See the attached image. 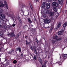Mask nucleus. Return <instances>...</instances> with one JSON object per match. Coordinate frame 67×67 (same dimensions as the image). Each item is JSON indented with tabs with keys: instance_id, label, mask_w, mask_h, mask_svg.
Here are the masks:
<instances>
[{
	"instance_id": "nucleus-49",
	"label": "nucleus",
	"mask_w": 67,
	"mask_h": 67,
	"mask_svg": "<svg viewBox=\"0 0 67 67\" xmlns=\"http://www.w3.org/2000/svg\"><path fill=\"white\" fill-rule=\"evenodd\" d=\"M48 1V2H49L50 1H51V0H47Z\"/></svg>"
},
{
	"instance_id": "nucleus-37",
	"label": "nucleus",
	"mask_w": 67,
	"mask_h": 67,
	"mask_svg": "<svg viewBox=\"0 0 67 67\" xmlns=\"http://www.w3.org/2000/svg\"><path fill=\"white\" fill-rule=\"evenodd\" d=\"M19 22L20 23H22V21H21V19H20V18L19 19Z\"/></svg>"
},
{
	"instance_id": "nucleus-2",
	"label": "nucleus",
	"mask_w": 67,
	"mask_h": 67,
	"mask_svg": "<svg viewBox=\"0 0 67 67\" xmlns=\"http://www.w3.org/2000/svg\"><path fill=\"white\" fill-rule=\"evenodd\" d=\"M60 58H62V62H57L56 63H58L60 65H62V62H63V61L66 59L67 58V54H62V57L61 56L60 57Z\"/></svg>"
},
{
	"instance_id": "nucleus-39",
	"label": "nucleus",
	"mask_w": 67,
	"mask_h": 67,
	"mask_svg": "<svg viewBox=\"0 0 67 67\" xmlns=\"http://www.w3.org/2000/svg\"><path fill=\"white\" fill-rule=\"evenodd\" d=\"M36 41L37 43H38V40H37V38H36Z\"/></svg>"
},
{
	"instance_id": "nucleus-34",
	"label": "nucleus",
	"mask_w": 67,
	"mask_h": 67,
	"mask_svg": "<svg viewBox=\"0 0 67 67\" xmlns=\"http://www.w3.org/2000/svg\"><path fill=\"white\" fill-rule=\"evenodd\" d=\"M4 4H5V5H7V4H7V2H6V1H4Z\"/></svg>"
},
{
	"instance_id": "nucleus-14",
	"label": "nucleus",
	"mask_w": 67,
	"mask_h": 67,
	"mask_svg": "<svg viewBox=\"0 0 67 67\" xmlns=\"http://www.w3.org/2000/svg\"><path fill=\"white\" fill-rule=\"evenodd\" d=\"M45 5L46 4H45V2H43V4L42 5V8H44L45 7Z\"/></svg>"
},
{
	"instance_id": "nucleus-43",
	"label": "nucleus",
	"mask_w": 67,
	"mask_h": 67,
	"mask_svg": "<svg viewBox=\"0 0 67 67\" xmlns=\"http://www.w3.org/2000/svg\"><path fill=\"white\" fill-rule=\"evenodd\" d=\"M25 38L26 39H27L28 37V36H25Z\"/></svg>"
},
{
	"instance_id": "nucleus-12",
	"label": "nucleus",
	"mask_w": 67,
	"mask_h": 67,
	"mask_svg": "<svg viewBox=\"0 0 67 67\" xmlns=\"http://www.w3.org/2000/svg\"><path fill=\"white\" fill-rule=\"evenodd\" d=\"M56 40L54 39V40H52L51 41L52 44V45H54L56 43Z\"/></svg>"
},
{
	"instance_id": "nucleus-48",
	"label": "nucleus",
	"mask_w": 67,
	"mask_h": 67,
	"mask_svg": "<svg viewBox=\"0 0 67 67\" xmlns=\"http://www.w3.org/2000/svg\"><path fill=\"white\" fill-rule=\"evenodd\" d=\"M51 60L52 61L53 60V58L52 57H51Z\"/></svg>"
},
{
	"instance_id": "nucleus-55",
	"label": "nucleus",
	"mask_w": 67,
	"mask_h": 67,
	"mask_svg": "<svg viewBox=\"0 0 67 67\" xmlns=\"http://www.w3.org/2000/svg\"><path fill=\"white\" fill-rule=\"evenodd\" d=\"M2 26L0 25V28Z\"/></svg>"
},
{
	"instance_id": "nucleus-17",
	"label": "nucleus",
	"mask_w": 67,
	"mask_h": 67,
	"mask_svg": "<svg viewBox=\"0 0 67 67\" xmlns=\"http://www.w3.org/2000/svg\"><path fill=\"white\" fill-rule=\"evenodd\" d=\"M43 12L45 14H47L48 13V10L46 9H44Z\"/></svg>"
},
{
	"instance_id": "nucleus-57",
	"label": "nucleus",
	"mask_w": 67,
	"mask_h": 67,
	"mask_svg": "<svg viewBox=\"0 0 67 67\" xmlns=\"http://www.w3.org/2000/svg\"><path fill=\"white\" fill-rule=\"evenodd\" d=\"M7 26H5V29H6V28H7Z\"/></svg>"
},
{
	"instance_id": "nucleus-38",
	"label": "nucleus",
	"mask_w": 67,
	"mask_h": 67,
	"mask_svg": "<svg viewBox=\"0 0 67 67\" xmlns=\"http://www.w3.org/2000/svg\"><path fill=\"white\" fill-rule=\"evenodd\" d=\"M3 35V34L2 32H1V31H0V35L1 36H2V35Z\"/></svg>"
},
{
	"instance_id": "nucleus-53",
	"label": "nucleus",
	"mask_w": 67,
	"mask_h": 67,
	"mask_svg": "<svg viewBox=\"0 0 67 67\" xmlns=\"http://www.w3.org/2000/svg\"><path fill=\"white\" fill-rule=\"evenodd\" d=\"M1 48H0V52H1Z\"/></svg>"
},
{
	"instance_id": "nucleus-44",
	"label": "nucleus",
	"mask_w": 67,
	"mask_h": 67,
	"mask_svg": "<svg viewBox=\"0 0 67 67\" xmlns=\"http://www.w3.org/2000/svg\"><path fill=\"white\" fill-rule=\"evenodd\" d=\"M44 23L42 24V25H41V26H43H43H44Z\"/></svg>"
},
{
	"instance_id": "nucleus-51",
	"label": "nucleus",
	"mask_w": 67,
	"mask_h": 67,
	"mask_svg": "<svg viewBox=\"0 0 67 67\" xmlns=\"http://www.w3.org/2000/svg\"><path fill=\"white\" fill-rule=\"evenodd\" d=\"M48 58L49 59V58H50V56H48Z\"/></svg>"
},
{
	"instance_id": "nucleus-3",
	"label": "nucleus",
	"mask_w": 67,
	"mask_h": 67,
	"mask_svg": "<svg viewBox=\"0 0 67 67\" xmlns=\"http://www.w3.org/2000/svg\"><path fill=\"white\" fill-rule=\"evenodd\" d=\"M51 19L48 18H46V20L44 21V22L45 23L47 24H48L50 23L51 22Z\"/></svg>"
},
{
	"instance_id": "nucleus-26",
	"label": "nucleus",
	"mask_w": 67,
	"mask_h": 67,
	"mask_svg": "<svg viewBox=\"0 0 67 67\" xmlns=\"http://www.w3.org/2000/svg\"><path fill=\"white\" fill-rule=\"evenodd\" d=\"M2 42H0V47H1V48H3V46H2Z\"/></svg>"
},
{
	"instance_id": "nucleus-45",
	"label": "nucleus",
	"mask_w": 67,
	"mask_h": 67,
	"mask_svg": "<svg viewBox=\"0 0 67 67\" xmlns=\"http://www.w3.org/2000/svg\"><path fill=\"white\" fill-rule=\"evenodd\" d=\"M30 8L31 9H32V10L33 8V7H32V6H30Z\"/></svg>"
},
{
	"instance_id": "nucleus-61",
	"label": "nucleus",
	"mask_w": 67,
	"mask_h": 67,
	"mask_svg": "<svg viewBox=\"0 0 67 67\" xmlns=\"http://www.w3.org/2000/svg\"><path fill=\"white\" fill-rule=\"evenodd\" d=\"M31 55V56H32V57H33V55Z\"/></svg>"
},
{
	"instance_id": "nucleus-15",
	"label": "nucleus",
	"mask_w": 67,
	"mask_h": 67,
	"mask_svg": "<svg viewBox=\"0 0 67 67\" xmlns=\"http://www.w3.org/2000/svg\"><path fill=\"white\" fill-rule=\"evenodd\" d=\"M58 1L60 4H62L63 3V0H58Z\"/></svg>"
},
{
	"instance_id": "nucleus-50",
	"label": "nucleus",
	"mask_w": 67,
	"mask_h": 67,
	"mask_svg": "<svg viewBox=\"0 0 67 67\" xmlns=\"http://www.w3.org/2000/svg\"><path fill=\"white\" fill-rule=\"evenodd\" d=\"M12 52H13L14 51V50H13V49H12Z\"/></svg>"
},
{
	"instance_id": "nucleus-52",
	"label": "nucleus",
	"mask_w": 67,
	"mask_h": 67,
	"mask_svg": "<svg viewBox=\"0 0 67 67\" xmlns=\"http://www.w3.org/2000/svg\"><path fill=\"white\" fill-rule=\"evenodd\" d=\"M38 0H35V1H36V2H37V1H38Z\"/></svg>"
},
{
	"instance_id": "nucleus-36",
	"label": "nucleus",
	"mask_w": 67,
	"mask_h": 67,
	"mask_svg": "<svg viewBox=\"0 0 67 67\" xmlns=\"http://www.w3.org/2000/svg\"><path fill=\"white\" fill-rule=\"evenodd\" d=\"M34 51L35 54H36V55H37V52L36 51V49L35 50H34Z\"/></svg>"
},
{
	"instance_id": "nucleus-47",
	"label": "nucleus",
	"mask_w": 67,
	"mask_h": 67,
	"mask_svg": "<svg viewBox=\"0 0 67 67\" xmlns=\"http://www.w3.org/2000/svg\"><path fill=\"white\" fill-rule=\"evenodd\" d=\"M34 21H36V19H35V16H34Z\"/></svg>"
},
{
	"instance_id": "nucleus-23",
	"label": "nucleus",
	"mask_w": 67,
	"mask_h": 67,
	"mask_svg": "<svg viewBox=\"0 0 67 67\" xmlns=\"http://www.w3.org/2000/svg\"><path fill=\"white\" fill-rule=\"evenodd\" d=\"M50 16H53L54 15V13L53 12H51L50 14Z\"/></svg>"
},
{
	"instance_id": "nucleus-27",
	"label": "nucleus",
	"mask_w": 67,
	"mask_h": 67,
	"mask_svg": "<svg viewBox=\"0 0 67 67\" xmlns=\"http://www.w3.org/2000/svg\"><path fill=\"white\" fill-rule=\"evenodd\" d=\"M35 30L36 29H35L32 28V31L33 32H35Z\"/></svg>"
},
{
	"instance_id": "nucleus-54",
	"label": "nucleus",
	"mask_w": 67,
	"mask_h": 67,
	"mask_svg": "<svg viewBox=\"0 0 67 67\" xmlns=\"http://www.w3.org/2000/svg\"><path fill=\"white\" fill-rule=\"evenodd\" d=\"M34 25H31V26L32 27H33V26H34Z\"/></svg>"
},
{
	"instance_id": "nucleus-33",
	"label": "nucleus",
	"mask_w": 67,
	"mask_h": 67,
	"mask_svg": "<svg viewBox=\"0 0 67 67\" xmlns=\"http://www.w3.org/2000/svg\"><path fill=\"white\" fill-rule=\"evenodd\" d=\"M6 66H8L9 65V62H7L5 64Z\"/></svg>"
},
{
	"instance_id": "nucleus-28",
	"label": "nucleus",
	"mask_w": 67,
	"mask_h": 67,
	"mask_svg": "<svg viewBox=\"0 0 67 67\" xmlns=\"http://www.w3.org/2000/svg\"><path fill=\"white\" fill-rule=\"evenodd\" d=\"M26 45H29L30 44V42L26 41Z\"/></svg>"
},
{
	"instance_id": "nucleus-10",
	"label": "nucleus",
	"mask_w": 67,
	"mask_h": 67,
	"mask_svg": "<svg viewBox=\"0 0 67 67\" xmlns=\"http://www.w3.org/2000/svg\"><path fill=\"white\" fill-rule=\"evenodd\" d=\"M30 48V49L32 50V51H34L36 49V47L35 46L32 47V46H31Z\"/></svg>"
},
{
	"instance_id": "nucleus-8",
	"label": "nucleus",
	"mask_w": 67,
	"mask_h": 67,
	"mask_svg": "<svg viewBox=\"0 0 67 67\" xmlns=\"http://www.w3.org/2000/svg\"><path fill=\"white\" fill-rule=\"evenodd\" d=\"M9 35L10 36V37H15V34H14L13 32L9 33Z\"/></svg>"
},
{
	"instance_id": "nucleus-40",
	"label": "nucleus",
	"mask_w": 67,
	"mask_h": 67,
	"mask_svg": "<svg viewBox=\"0 0 67 67\" xmlns=\"http://www.w3.org/2000/svg\"><path fill=\"white\" fill-rule=\"evenodd\" d=\"M12 26H13V27H14V26H15V24H14L13 25H12Z\"/></svg>"
},
{
	"instance_id": "nucleus-56",
	"label": "nucleus",
	"mask_w": 67,
	"mask_h": 67,
	"mask_svg": "<svg viewBox=\"0 0 67 67\" xmlns=\"http://www.w3.org/2000/svg\"><path fill=\"white\" fill-rule=\"evenodd\" d=\"M7 60H8L7 59H5V61H7Z\"/></svg>"
},
{
	"instance_id": "nucleus-31",
	"label": "nucleus",
	"mask_w": 67,
	"mask_h": 67,
	"mask_svg": "<svg viewBox=\"0 0 67 67\" xmlns=\"http://www.w3.org/2000/svg\"><path fill=\"white\" fill-rule=\"evenodd\" d=\"M62 40V38L60 37L58 39H57L56 41H59V40Z\"/></svg>"
},
{
	"instance_id": "nucleus-13",
	"label": "nucleus",
	"mask_w": 67,
	"mask_h": 67,
	"mask_svg": "<svg viewBox=\"0 0 67 67\" xmlns=\"http://www.w3.org/2000/svg\"><path fill=\"white\" fill-rule=\"evenodd\" d=\"M27 20H28V23H29V24L32 23V20H31V19L30 18H28Z\"/></svg>"
},
{
	"instance_id": "nucleus-16",
	"label": "nucleus",
	"mask_w": 67,
	"mask_h": 67,
	"mask_svg": "<svg viewBox=\"0 0 67 67\" xmlns=\"http://www.w3.org/2000/svg\"><path fill=\"white\" fill-rule=\"evenodd\" d=\"M67 23L65 22L64 23L63 25V27H64V29H65V27H66V26H67Z\"/></svg>"
},
{
	"instance_id": "nucleus-59",
	"label": "nucleus",
	"mask_w": 67,
	"mask_h": 67,
	"mask_svg": "<svg viewBox=\"0 0 67 67\" xmlns=\"http://www.w3.org/2000/svg\"><path fill=\"white\" fill-rule=\"evenodd\" d=\"M49 26H48V27H47V28H49Z\"/></svg>"
},
{
	"instance_id": "nucleus-20",
	"label": "nucleus",
	"mask_w": 67,
	"mask_h": 67,
	"mask_svg": "<svg viewBox=\"0 0 67 67\" xmlns=\"http://www.w3.org/2000/svg\"><path fill=\"white\" fill-rule=\"evenodd\" d=\"M38 60H39V61L40 63L41 64H43V62H42V59H41L40 57L39 58Z\"/></svg>"
},
{
	"instance_id": "nucleus-1",
	"label": "nucleus",
	"mask_w": 67,
	"mask_h": 67,
	"mask_svg": "<svg viewBox=\"0 0 67 67\" xmlns=\"http://www.w3.org/2000/svg\"><path fill=\"white\" fill-rule=\"evenodd\" d=\"M2 11L0 9V19L2 23H5V21L4 20L5 18V15L4 14H2Z\"/></svg>"
},
{
	"instance_id": "nucleus-21",
	"label": "nucleus",
	"mask_w": 67,
	"mask_h": 67,
	"mask_svg": "<svg viewBox=\"0 0 67 67\" xmlns=\"http://www.w3.org/2000/svg\"><path fill=\"white\" fill-rule=\"evenodd\" d=\"M53 10L55 11V12H57V8L55 7L53 8Z\"/></svg>"
},
{
	"instance_id": "nucleus-9",
	"label": "nucleus",
	"mask_w": 67,
	"mask_h": 67,
	"mask_svg": "<svg viewBox=\"0 0 67 67\" xmlns=\"http://www.w3.org/2000/svg\"><path fill=\"white\" fill-rule=\"evenodd\" d=\"M46 8L47 9H49L50 8V7L51 6V5L50 3H48L46 4Z\"/></svg>"
},
{
	"instance_id": "nucleus-64",
	"label": "nucleus",
	"mask_w": 67,
	"mask_h": 67,
	"mask_svg": "<svg viewBox=\"0 0 67 67\" xmlns=\"http://www.w3.org/2000/svg\"><path fill=\"white\" fill-rule=\"evenodd\" d=\"M66 2H67V0H66Z\"/></svg>"
},
{
	"instance_id": "nucleus-42",
	"label": "nucleus",
	"mask_w": 67,
	"mask_h": 67,
	"mask_svg": "<svg viewBox=\"0 0 67 67\" xmlns=\"http://www.w3.org/2000/svg\"><path fill=\"white\" fill-rule=\"evenodd\" d=\"M21 57H23V54L22 53H21Z\"/></svg>"
},
{
	"instance_id": "nucleus-7",
	"label": "nucleus",
	"mask_w": 67,
	"mask_h": 67,
	"mask_svg": "<svg viewBox=\"0 0 67 67\" xmlns=\"http://www.w3.org/2000/svg\"><path fill=\"white\" fill-rule=\"evenodd\" d=\"M64 31L63 30H62L60 31H59L58 33V35H62V34L64 33Z\"/></svg>"
},
{
	"instance_id": "nucleus-18",
	"label": "nucleus",
	"mask_w": 67,
	"mask_h": 67,
	"mask_svg": "<svg viewBox=\"0 0 67 67\" xmlns=\"http://www.w3.org/2000/svg\"><path fill=\"white\" fill-rule=\"evenodd\" d=\"M53 37L54 39H55V40H57V39L58 38V36L56 35H54L53 36Z\"/></svg>"
},
{
	"instance_id": "nucleus-41",
	"label": "nucleus",
	"mask_w": 67,
	"mask_h": 67,
	"mask_svg": "<svg viewBox=\"0 0 67 67\" xmlns=\"http://www.w3.org/2000/svg\"><path fill=\"white\" fill-rule=\"evenodd\" d=\"M25 28H26V26L25 25V26H24L23 27V28L24 29H25Z\"/></svg>"
},
{
	"instance_id": "nucleus-30",
	"label": "nucleus",
	"mask_w": 67,
	"mask_h": 67,
	"mask_svg": "<svg viewBox=\"0 0 67 67\" xmlns=\"http://www.w3.org/2000/svg\"><path fill=\"white\" fill-rule=\"evenodd\" d=\"M19 37V34H18L17 36L15 38L17 39V38H18Z\"/></svg>"
},
{
	"instance_id": "nucleus-29",
	"label": "nucleus",
	"mask_w": 67,
	"mask_h": 67,
	"mask_svg": "<svg viewBox=\"0 0 67 67\" xmlns=\"http://www.w3.org/2000/svg\"><path fill=\"white\" fill-rule=\"evenodd\" d=\"M19 5L20 6L21 8H24V6L22 4H19Z\"/></svg>"
},
{
	"instance_id": "nucleus-25",
	"label": "nucleus",
	"mask_w": 67,
	"mask_h": 67,
	"mask_svg": "<svg viewBox=\"0 0 67 67\" xmlns=\"http://www.w3.org/2000/svg\"><path fill=\"white\" fill-rule=\"evenodd\" d=\"M53 27H51V29L49 30V33H51L52 32V30H53Z\"/></svg>"
},
{
	"instance_id": "nucleus-11",
	"label": "nucleus",
	"mask_w": 67,
	"mask_h": 67,
	"mask_svg": "<svg viewBox=\"0 0 67 67\" xmlns=\"http://www.w3.org/2000/svg\"><path fill=\"white\" fill-rule=\"evenodd\" d=\"M19 51L20 53L21 52V47H18L16 49V51Z\"/></svg>"
},
{
	"instance_id": "nucleus-32",
	"label": "nucleus",
	"mask_w": 67,
	"mask_h": 67,
	"mask_svg": "<svg viewBox=\"0 0 67 67\" xmlns=\"http://www.w3.org/2000/svg\"><path fill=\"white\" fill-rule=\"evenodd\" d=\"M8 53L9 54H12V51H10L8 52Z\"/></svg>"
},
{
	"instance_id": "nucleus-63",
	"label": "nucleus",
	"mask_w": 67,
	"mask_h": 67,
	"mask_svg": "<svg viewBox=\"0 0 67 67\" xmlns=\"http://www.w3.org/2000/svg\"><path fill=\"white\" fill-rule=\"evenodd\" d=\"M22 16H23V15H22Z\"/></svg>"
},
{
	"instance_id": "nucleus-24",
	"label": "nucleus",
	"mask_w": 67,
	"mask_h": 67,
	"mask_svg": "<svg viewBox=\"0 0 67 67\" xmlns=\"http://www.w3.org/2000/svg\"><path fill=\"white\" fill-rule=\"evenodd\" d=\"M33 59H34L35 60H37V58L36 57V55H34V57H33Z\"/></svg>"
},
{
	"instance_id": "nucleus-5",
	"label": "nucleus",
	"mask_w": 67,
	"mask_h": 67,
	"mask_svg": "<svg viewBox=\"0 0 67 67\" xmlns=\"http://www.w3.org/2000/svg\"><path fill=\"white\" fill-rule=\"evenodd\" d=\"M48 63V62L47 60H45L43 63V64L42 65V67H46V64H47Z\"/></svg>"
},
{
	"instance_id": "nucleus-62",
	"label": "nucleus",
	"mask_w": 67,
	"mask_h": 67,
	"mask_svg": "<svg viewBox=\"0 0 67 67\" xmlns=\"http://www.w3.org/2000/svg\"><path fill=\"white\" fill-rule=\"evenodd\" d=\"M12 19L13 20V21H14V19Z\"/></svg>"
},
{
	"instance_id": "nucleus-6",
	"label": "nucleus",
	"mask_w": 67,
	"mask_h": 67,
	"mask_svg": "<svg viewBox=\"0 0 67 67\" xmlns=\"http://www.w3.org/2000/svg\"><path fill=\"white\" fill-rule=\"evenodd\" d=\"M52 5L53 7H57L58 6V4L55 2H53L52 3Z\"/></svg>"
},
{
	"instance_id": "nucleus-60",
	"label": "nucleus",
	"mask_w": 67,
	"mask_h": 67,
	"mask_svg": "<svg viewBox=\"0 0 67 67\" xmlns=\"http://www.w3.org/2000/svg\"><path fill=\"white\" fill-rule=\"evenodd\" d=\"M1 22H2V21H1V20H0V23Z\"/></svg>"
},
{
	"instance_id": "nucleus-19",
	"label": "nucleus",
	"mask_w": 67,
	"mask_h": 67,
	"mask_svg": "<svg viewBox=\"0 0 67 67\" xmlns=\"http://www.w3.org/2000/svg\"><path fill=\"white\" fill-rule=\"evenodd\" d=\"M4 4L3 3H1V1H0V7H1V8H2L4 7Z\"/></svg>"
},
{
	"instance_id": "nucleus-35",
	"label": "nucleus",
	"mask_w": 67,
	"mask_h": 67,
	"mask_svg": "<svg viewBox=\"0 0 67 67\" xmlns=\"http://www.w3.org/2000/svg\"><path fill=\"white\" fill-rule=\"evenodd\" d=\"M6 6L5 7L7 9H9V6H8V4L7 5H6Z\"/></svg>"
},
{
	"instance_id": "nucleus-4",
	"label": "nucleus",
	"mask_w": 67,
	"mask_h": 67,
	"mask_svg": "<svg viewBox=\"0 0 67 67\" xmlns=\"http://www.w3.org/2000/svg\"><path fill=\"white\" fill-rule=\"evenodd\" d=\"M61 25H62V23H61V22H59L58 24H57V25L55 27L56 29V30H58V29H60V27L61 26Z\"/></svg>"
},
{
	"instance_id": "nucleus-58",
	"label": "nucleus",
	"mask_w": 67,
	"mask_h": 67,
	"mask_svg": "<svg viewBox=\"0 0 67 67\" xmlns=\"http://www.w3.org/2000/svg\"><path fill=\"white\" fill-rule=\"evenodd\" d=\"M48 49H49V50L48 51H49V48H48Z\"/></svg>"
},
{
	"instance_id": "nucleus-46",
	"label": "nucleus",
	"mask_w": 67,
	"mask_h": 67,
	"mask_svg": "<svg viewBox=\"0 0 67 67\" xmlns=\"http://www.w3.org/2000/svg\"><path fill=\"white\" fill-rule=\"evenodd\" d=\"M21 12L23 13V14H24V12H23V10H21Z\"/></svg>"
},
{
	"instance_id": "nucleus-22",
	"label": "nucleus",
	"mask_w": 67,
	"mask_h": 67,
	"mask_svg": "<svg viewBox=\"0 0 67 67\" xmlns=\"http://www.w3.org/2000/svg\"><path fill=\"white\" fill-rule=\"evenodd\" d=\"M13 63L14 64H16V63H17V61L16 60H14L13 61Z\"/></svg>"
}]
</instances>
